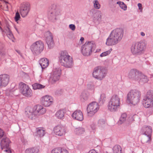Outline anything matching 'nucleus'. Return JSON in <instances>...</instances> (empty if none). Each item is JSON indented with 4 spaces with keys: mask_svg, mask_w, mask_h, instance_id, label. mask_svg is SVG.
Instances as JSON below:
<instances>
[{
    "mask_svg": "<svg viewBox=\"0 0 153 153\" xmlns=\"http://www.w3.org/2000/svg\"><path fill=\"white\" fill-rule=\"evenodd\" d=\"M5 52L4 51H2L1 52H0V55L1 56H5Z\"/></svg>",
    "mask_w": 153,
    "mask_h": 153,
    "instance_id": "nucleus-48",
    "label": "nucleus"
},
{
    "mask_svg": "<svg viewBox=\"0 0 153 153\" xmlns=\"http://www.w3.org/2000/svg\"><path fill=\"white\" fill-rule=\"evenodd\" d=\"M59 61L61 64L66 68H71L73 65L72 57L67 52H62L59 56Z\"/></svg>",
    "mask_w": 153,
    "mask_h": 153,
    "instance_id": "nucleus-4",
    "label": "nucleus"
},
{
    "mask_svg": "<svg viewBox=\"0 0 153 153\" xmlns=\"http://www.w3.org/2000/svg\"><path fill=\"white\" fill-rule=\"evenodd\" d=\"M94 7V8L97 9H99L100 8V5L97 0H94L93 1Z\"/></svg>",
    "mask_w": 153,
    "mask_h": 153,
    "instance_id": "nucleus-36",
    "label": "nucleus"
},
{
    "mask_svg": "<svg viewBox=\"0 0 153 153\" xmlns=\"http://www.w3.org/2000/svg\"><path fill=\"white\" fill-rule=\"evenodd\" d=\"M146 48L145 44L143 42H138L133 44L131 47V51L134 54L141 53Z\"/></svg>",
    "mask_w": 153,
    "mask_h": 153,
    "instance_id": "nucleus-8",
    "label": "nucleus"
},
{
    "mask_svg": "<svg viewBox=\"0 0 153 153\" xmlns=\"http://www.w3.org/2000/svg\"><path fill=\"white\" fill-rule=\"evenodd\" d=\"M123 31L120 28H117L113 30L106 39V44L108 46L114 45L117 44L122 39Z\"/></svg>",
    "mask_w": 153,
    "mask_h": 153,
    "instance_id": "nucleus-1",
    "label": "nucleus"
},
{
    "mask_svg": "<svg viewBox=\"0 0 153 153\" xmlns=\"http://www.w3.org/2000/svg\"><path fill=\"white\" fill-rule=\"evenodd\" d=\"M7 35L8 37L10 39H12L13 37V35L11 31L8 32V33H7Z\"/></svg>",
    "mask_w": 153,
    "mask_h": 153,
    "instance_id": "nucleus-44",
    "label": "nucleus"
},
{
    "mask_svg": "<svg viewBox=\"0 0 153 153\" xmlns=\"http://www.w3.org/2000/svg\"><path fill=\"white\" fill-rule=\"evenodd\" d=\"M111 51L112 49H111L108 51L103 52L100 55V56L104 57L110 54Z\"/></svg>",
    "mask_w": 153,
    "mask_h": 153,
    "instance_id": "nucleus-39",
    "label": "nucleus"
},
{
    "mask_svg": "<svg viewBox=\"0 0 153 153\" xmlns=\"http://www.w3.org/2000/svg\"><path fill=\"white\" fill-rule=\"evenodd\" d=\"M1 148L2 150L7 153H11V149L9 144H1Z\"/></svg>",
    "mask_w": 153,
    "mask_h": 153,
    "instance_id": "nucleus-27",
    "label": "nucleus"
},
{
    "mask_svg": "<svg viewBox=\"0 0 153 153\" xmlns=\"http://www.w3.org/2000/svg\"><path fill=\"white\" fill-rule=\"evenodd\" d=\"M33 88L34 90L41 89L44 88L45 86L38 83H35L32 85Z\"/></svg>",
    "mask_w": 153,
    "mask_h": 153,
    "instance_id": "nucleus-35",
    "label": "nucleus"
},
{
    "mask_svg": "<svg viewBox=\"0 0 153 153\" xmlns=\"http://www.w3.org/2000/svg\"><path fill=\"white\" fill-rule=\"evenodd\" d=\"M138 7L139 9L140 10V11L141 12L142 10V7L141 4L140 3H138Z\"/></svg>",
    "mask_w": 153,
    "mask_h": 153,
    "instance_id": "nucleus-47",
    "label": "nucleus"
},
{
    "mask_svg": "<svg viewBox=\"0 0 153 153\" xmlns=\"http://www.w3.org/2000/svg\"><path fill=\"white\" fill-rule=\"evenodd\" d=\"M136 81L140 83H145L148 81V79L146 76L141 73H139Z\"/></svg>",
    "mask_w": 153,
    "mask_h": 153,
    "instance_id": "nucleus-24",
    "label": "nucleus"
},
{
    "mask_svg": "<svg viewBox=\"0 0 153 153\" xmlns=\"http://www.w3.org/2000/svg\"><path fill=\"white\" fill-rule=\"evenodd\" d=\"M4 32H5L6 34L8 33V32L11 31L10 27L9 25H7L6 27H4Z\"/></svg>",
    "mask_w": 153,
    "mask_h": 153,
    "instance_id": "nucleus-41",
    "label": "nucleus"
},
{
    "mask_svg": "<svg viewBox=\"0 0 153 153\" xmlns=\"http://www.w3.org/2000/svg\"><path fill=\"white\" fill-rule=\"evenodd\" d=\"M46 112V109L41 105H37L33 108L27 107L26 108L25 114L29 118L32 119L37 115L44 114Z\"/></svg>",
    "mask_w": 153,
    "mask_h": 153,
    "instance_id": "nucleus-2",
    "label": "nucleus"
},
{
    "mask_svg": "<svg viewBox=\"0 0 153 153\" xmlns=\"http://www.w3.org/2000/svg\"><path fill=\"white\" fill-rule=\"evenodd\" d=\"M46 38V42L49 48H51L54 45L53 34L49 31H47L45 34Z\"/></svg>",
    "mask_w": 153,
    "mask_h": 153,
    "instance_id": "nucleus-16",
    "label": "nucleus"
},
{
    "mask_svg": "<svg viewBox=\"0 0 153 153\" xmlns=\"http://www.w3.org/2000/svg\"><path fill=\"white\" fill-rule=\"evenodd\" d=\"M88 96V95L87 93L83 92L82 93L81 96L84 100H86L87 99Z\"/></svg>",
    "mask_w": 153,
    "mask_h": 153,
    "instance_id": "nucleus-42",
    "label": "nucleus"
},
{
    "mask_svg": "<svg viewBox=\"0 0 153 153\" xmlns=\"http://www.w3.org/2000/svg\"><path fill=\"white\" fill-rule=\"evenodd\" d=\"M61 74V70L59 68L54 69L53 72L49 79V81L53 83L58 81Z\"/></svg>",
    "mask_w": 153,
    "mask_h": 153,
    "instance_id": "nucleus-13",
    "label": "nucleus"
},
{
    "mask_svg": "<svg viewBox=\"0 0 153 153\" xmlns=\"http://www.w3.org/2000/svg\"><path fill=\"white\" fill-rule=\"evenodd\" d=\"M72 116L74 119L79 121H82L84 119L83 114L79 110L75 111L72 114Z\"/></svg>",
    "mask_w": 153,
    "mask_h": 153,
    "instance_id": "nucleus-21",
    "label": "nucleus"
},
{
    "mask_svg": "<svg viewBox=\"0 0 153 153\" xmlns=\"http://www.w3.org/2000/svg\"><path fill=\"white\" fill-rule=\"evenodd\" d=\"M0 30L2 33H3L4 31L2 28L0 26Z\"/></svg>",
    "mask_w": 153,
    "mask_h": 153,
    "instance_id": "nucleus-51",
    "label": "nucleus"
},
{
    "mask_svg": "<svg viewBox=\"0 0 153 153\" xmlns=\"http://www.w3.org/2000/svg\"><path fill=\"white\" fill-rule=\"evenodd\" d=\"M65 112L63 110L60 109L57 111L56 113V117L58 119H63L64 117Z\"/></svg>",
    "mask_w": 153,
    "mask_h": 153,
    "instance_id": "nucleus-28",
    "label": "nucleus"
},
{
    "mask_svg": "<svg viewBox=\"0 0 153 153\" xmlns=\"http://www.w3.org/2000/svg\"><path fill=\"white\" fill-rule=\"evenodd\" d=\"M127 116V114L125 113L122 114L117 123L118 125H120L123 124L126 120Z\"/></svg>",
    "mask_w": 153,
    "mask_h": 153,
    "instance_id": "nucleus-30",
    "label": "nucleus"
},
{
    "mask_svg": "<svg viewBox=\"0 0 153 153\" xmlns=\"http://www.w3.org/2000/svg\"><path fill=\"white\" fill-rule=\"evenodd\" d=\"M30 9V4L27 2H23L21 4L19 11L22 16L25 17L28 14Z\"/></svg>",
    "mask_w": 153,
    "mask_h": 153,
    "instance_id": "nucleus-12",
    "label": "nucleus"
},
{
    "mask_svg": "<svg viewBox=\"0 0 153 153\" xmlns=\"http://www.w3.org/2000/svg\"><path fill=\"white\" fill-rule=\"evenodd\" d=\"M51 153H69V151L67 149L61 147H57L53 149L51 152Z\"/></svg>",
    "mask_w": 153,
    "mask_h": 153,
    "instance_id": "nucleus-22",
    "label": "nucleus"
},
{
    "mask_svg": "<svg viewBox=\"0 0 153 153\" xmlns=\"http://www.w3.org/2000/svg\"><path fill=\"white\" fill-rule=\"evenodd\" d=\"M84 38L83 37H82L81 38V39H80V40L82 42H83L84 41Z\"/></svg>",
    "mask_w": 153,
    "mask_h": 153,
    "instance_id": "nucleus-52",
    "label": "nucleus"
},
{
    "mask_svg": "<svg viewBox=\"0 0 153 153\" xmlns=\"http://www.w3.org/2000/svg\"><path fill=\"white\" fill-rule=\"evenodd\" d=\"M10 79V76L7 74L0 75V88L6 86L8 84Z\"/></svg>",
    "mask_w": 153,
    "mask_h": 153,
    "instance_id": "nucleus-18",
    "label": "nucleus"
},
{
    "mask_svg": "<svg viewBox=\"0 0 153 153\" xmlns=\"http://www.w3.org/2000/svg\"><path fill=\"white\" fill-rule=\"evenodd\" d=\"M61 15L60 11L56 5H53L51 7V11L49 19L52 22L56 20L59 16Z\"/></svg>",
    "mask_w": 153,
    "mask_h": 153,
    "instance_id": "nucleus-11",
    "label": "nucleus"
},
{
    "mask_svg": "<svg viewBox=\"0 0 153 153\" xmlns=\"http://www.w3.org/2000/svg\"><path fill=\"white\" fill-rule=\"evenodd\" d=\"M143 104L146 108H149L153 105V91H148L146 96L144 97Z\"/></svg>",
    "mask_w": 153,
    "mask_h": 153,
    "instance_id": "nucleus-9",
    "label": "nucleus"
},
{
    "mask_svg": "<svg viewBox=\"0 0 153 153\" xmlns=\"http://www.w3.org/2000/svg\"><path fill=\"white\" fill-rule=\"evenodd\" d=\"M44 48V45L41 41H37L33 43L31 47L32 51L35 52H40Z\"/></svg>",
    "mask_w": 153,
    "mask_h": 153,
    "instance_id": "nucleus-15",
    "label": "nucleus"
},
{
    "mask_svg": "<svg viewBox=\"0 0 153 153\" xmlns=\"http://www.w3.org/2000/svg\"><path fill=\"white\" fill-rule=\"evenodd\" d=\"M141 96L140 92L136 90H131L128 93L126 101L131 105L134 106L139 102Z\"/></svg>",
    "mask_w": 153,
    "mask_h": 153,
    "instance_id": "nucleus-3",
    "label": "nucleus"
},
{
    "mask_svg": "<svg viewBox=\"0 0 153 153\" xmlns=\"http://www.w3.org/2000/svg\"><path fill=\"white\" fill-rule=\"evenodd\" d=\"M69 28L70 29H71L72 30H74L75 29V26L73 24H71L69 25Z\"/></svg>",
    "mask_w": 153,
    "mask_h": 153,
    "instance_id": "nucleus-45",
    "label": "nucleus"
},
{
    "mask_svg": "<svg viewBox=\"0 0 153 153\" xmlns=\"http://www.w3.org/2000/svg\"><path fill=\"white\" fill-rule=\"evenodd\" d=\"M19 89L20 93L24 96L30 97L33 96L32 91L27 85L21 82L19 85Z\"/></svg>",
    "mask_w": 153,
    "mask_h": 153,
    "instance_id": "nucleus-6",
    "label": "nucleus"
},
{
    "mask_svg": "<svg viewBox=\"0 0 153 153\" xmlns=\"http://www.w3.org/2000/svg\"><path fill=\"white\" fill-rule=\"evenodd\" d=\"M100 51H101L100 49H98L97 50L96 52H99Z\"/></svg>",
    "mask_w": 153,
    "mask_h": 153,
    "instance_id": "nucleus-53",
    "label": "nucleus"
},
{
    "mask_svg": "<svg viewBox=\"0 0 153 153\" xmlns=\"http://www.w3.org/2000/svg\"><path fill=\"white\" fill-rule=\"evenodd\" d=\"M98 124L100 129H103L105 128L107 125L105 121L102 119H100L98 120Z\"/></svg>",
    "mask_w": 153,
    "mask_h": 153,
    "instance_id": "nucleus-29",
    "label": "nucleus"
},
{
    "mask_svg": "<svg viewBox=\"0 0 153 153\" xmlns=\"http://www.w3.org/2000/svg\"><path fill=\"white\" fill-rule=\"evenodd\" d=\"M117 4H118L120 7L125 10L126 9V5L123 2L121 1H118L117 2Z\"/></svg>",
    "mask_w": 153,
    "mask_h": 153,
    "instance_id": "nucleus-38",
    "label": "nucleus"
},
{
    "mask_svg": "<svg viewBox=\"0 0 153 153\" xmlns=\"http://www.w3.org/2000/svg\"><path fill=\"white\" fill-rule=\"evenodd\" d=\"M67 128L61 126H57L54 129V131L56 135L62 136L66 133Z\"/></svg>",
    "mask_w": 153,
    "mask_h": 153,
    "instance_id": "nucleus-20",
    "label": "nucleus"
},
{
    "mask_svg": "<svg viewBox=\"0 0 153 153\" xmlns=\"http://www.w3.org/2000/svg\"><path fill=\"white\" fill-rule=\"evenodd\" d=\"M84 132L85 129L82 128H76L74 130L75 133L78 135L83 134Z\"/></svg>",
    "mask_w": 153,
    "mask_h": 153,
    "instance_id": "nucleus-34",
    "label": "nucleus"
},
{
    "mask_svg": "<svg viewBox=\"0 0 153 153\" xmlns=\"http://www.w3.org/2000/svg\"><path fill=\"white\" fill-rule=\"evenodd\" d=\"M88 153H97L94 150H91Z\"/></svg>",
    "mask_w": 153,
    "mask_h": 153,
    "instance_id": "nucleus-49",
    "label": "nucleus"
},
{
    "mask_svg": "<svg viewBox=\"0 0 153 153\" xmlns=\"http://www.w3.org/2000/svg\"><path fill=\"white\" fill-rule=\"evenodd\" d=\"M106 100V97L105 94H102L101 95L99 99V102L101 103H103Z\"/></svg>",
    "mask_w": 153,
    "mask_h": 153,
    "instance_id": "nucleus-37",
    "label": "nucleus"
},
{
    "mask_svg": "<svg viewBox=\"0 0 153 153\" xmlns=\"http://www.w3.org/2000/svg\"><path fill=\"white\" fill-rule=\"evenodd\" d=\"M145 134L146 136L144 137L143 140L144 143H150L151 141V134L152 133V129L150 126H147L143 129Z\"/></svg>",
    "mask_w": 153,
    "mask_h": 153,
    "instance_id": "nucleus-17",
    "label": "nucleus"
},
{
    "mask_svg": "<svg viewBox=\"0 0 153 153\" xmlns=\"http://www.w3.org/2000/svg\"><path fill=\"white\" fill-rule=\"evenodd\" d=\"M114 153H122V148L118 144L115 145L113 148Z\"/></svg>",
    "mask_w": 153,
    "mask_h": 153,
    "instance_id": "nucleus-31",
    "label": "nucleus"
},
{
    "mask_svg": "<svg viewBox=\"0 0 153 153\" xmlns=\"http://www.w3.org/2000/svg\"><path fill=\"white\" fill-rule=\"evenodd\" d=\"M120 99L117 95L112 96L109 102L108 108L111 111H116L120 105Z\"/></svg>",
    "mask_w": 153,
    "mask_h": 153,
    "instance_id": "nucleus-7",
    "label": "nucleus"
},
{
    "mask_svg": "<svg viewBox=\"0 0 153 153\" xmlns=\"http://www.w3.org/2000/svg\"><path fill=\"white\" fill-rule=\"evenodd\" d=\"M39 150L37 147L28 149L26 150V153H39Z\"/></svg>",
    "mask_w": 153,
    "mask_h": 153,
    "instance_id": "nucleus-32",
    "label": "nucleus"
},
{
    "mask_svg": "<svg viewBox=\"0 0 153 153\" xmlns=\"http://www.w3.org/2000/svg\"><path fill=\"white\" fill-rule=\"evenodd\" d=\"M99 108V105L97 102H93L91 103L88 105L87 108L88 115L89 117L93 116L98 111Z\"/></svg>",
    "mask_w": 153,
    "mask_h": 153,
    "instance_id": "nucleus-10",
    "label": "nucleus"
},
{
    "mask_svg": "<svg viewBox=\"0 0 153 153\" xmlns=\"http://www.w3.org/2000/svg\"><path fill=\"white\" fill-rule=\"evenodd\" d=\"M37 133L40 137H42L45 134V130L42 128H39L37 129Z\"/></svg>",
    "mask_w": 153,
    "mask_h": 153,
    "instance_id": "nucleus-33",
    "label": "nucleus"
},
{
    "mask_svg": "<svg viewBox=\"0 0 153 153\" xmlns=\"http://www.w3.org/2000/svg\"><path fill=\"white\" fill-rule=\"evenodd\" d=\"M139 73L137 71L132 70L129 72L128 75V77L130 79H132L137 80V78L138 77V75Z\"/></svg>",
    "mask_w": 153,
    "mask_h": 153,
    "instance_id": "nucleus-23",
    "label": "nucleus"
},
{
    "mask_svg": "<svg viewBox=\"0 0 153 153\" xmlns=\"http://www.w3.org/2000/svg\"><path fill=\"white\" fill-rule=\"evenodd\" d=\"M105 74L101 69V67L98 66L95 68L93 73V76L94 77L101 80L105 76Z\"/></svg>",
    "mask_w": 153,
    "mask_h": 153,
    "instance_id": "nucleus-14",
    "label": "nucleus"
},
{
    "mask_svg": "<svg viewBox=\"0 0 153 153\" xmlns=\"http://www.w3.org/2000/svg\"><path fill=\"white\" fill-rule=\"evenodd\" d=\"M53 99L51 96L46 95L41 98V101L43 105L45 107H48L52 104Z\"/></svg>",
    "mask_w": 153,
    "mask_h": 153,
    "instance_id": "nucleus-19",
    "label": "nucleus"
},
{
    "mask_svg": "<svg viewBox=\"0 0 153 153\" xmlns=\"http://www.w3.org/2000/svg\"><path fill=\"white\" fill-rule=\"evenodd\" d=\"M4 135V131L1 128H0V139Z\"/></svg>",
    "mask_w": 153,
    "mask_h": 153,
    "instance_id": "nucleus-46",
    "label": "nucleus"
},
{
    "mask_svg": "<svg viewBox=\"0 0 153 153\" xmlns=\"http://www.w3.org/2000/svg\"><path fill=\"white\" fill-rule=\"evenodd\" d=\"M95 48V45L92 42H87L81 46V53L84 56H89L91 54Z\"/></svg>",
    "mask_w": 153,
    "mask_h": 153,
    "instance_id": "nucleus-5",
    "label": "nucleus"
},
{
    "mask_svg": "<svg viewBox=\"0 0 153 153\" xmlns=\"http://www.w3.org/2000/svg\"><path fill=\"white\" fill-rule=\"evenodd\" d=\"M9 3L6 1L0 0V8L6 11L8 10V4Z\"/></svg>",
    "mask_w": 153,
    "mask_h": 153,
    "instance_id": "nucleus-26",
    "label": "nucleus"
},
{
    "mask_svg": "<svg viewBox=\"0 0 153 153\" xmlns=\"http://www.w3.org/2000/svg\"><path fill=\"white\" fill-rule=\"evenodd\" d=\"M140 34L143 36H144L145 35V33L143 32H141L140 33Z\"/></svg>",
    "mask_w": 153,
    "mask_h": 153,
    "instance_id": "nucleus-50",
    "label": "nucleus"
},
{
    "mask_svg": "<svg viewBox=\"0 0 153 153\" xmlns=\"http://www.w3.org/2000/svg\"><path fill=\"white\" fill-rule=\"evenodd\" d=\"M20 18V16L19 13L17 12L16 13L15 17V20L16 22H17L18 21Z\"/></svg>",
    "mask_w": 153,
    "mask_h": 153,
    "instance_id": "nucleus-43",
    "label": "nucleus"
},
{
    "mask_svg": "<svg viewBox=\"0 0 153 153\" xmlns=\"http://www.w3.org/2000/svg\"><path fill=\"white\" fill-rule=\"evenodd\" d=\"M39 63L42 68L43 69L46 68L48 66L49 61L47 59L43 58L40 60Z\"/></svg>",
    "mask_w": 153,
    "mask_h": 153,
    "instance_id": "nucleus-25",
    "label": "nucleus"
},
{
    "mask_svg": "<svg viewBox=\"0 0 153 153\" xmlns=\"http://www.w3.org/2000/svg\"><path fill=\"white\" fill-rule=\"evenodd\" d=\"M10 141L9 138L7 137H4L1 140V143H10Z\"/></svg>",
    "mask_w": 153,
    "mask_h": 153,
    "instance_id": "nucleus-40",
    "label": "nucleus"
}]
</instances>
